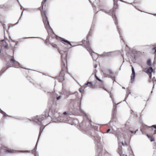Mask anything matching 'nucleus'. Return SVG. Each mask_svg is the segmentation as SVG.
Returning <instances> with one entry per match:
<instances>
[{
    "mask_svg": "<svg viewBox=\"0 0 156 156\" xmlns=\"http://www.w3.org/2000/svg\"><path fill=\"white\" fill-rule=\"evenodd\" d=\"M28 38H30V37H28ZM24 38H28V37H25Z\"/></svg>",
    "mask_w": 156,
    "mask_h": 156,
    "instance_id": "09e8293b",
    "label": "nucleus"
},
{
    "mask_svg": "<svg viewBox=\"0 0 156 156\" xmlns=\"http://www.w3.org/2000/svg\"><path fill=\"white\" fill-rule=\"evenodd\" d=\"M113 52H111L110 53H112ZM110 52H107L106 53L107 54H109V53Z\"/></svg>",
    "mask_w": 156,
    "mask_h": 156,
    "instance_id": "c03bdc74",
    "label": "nucleus"
},
{
    "mask_svg": "<svg viewBox=\"0 0 156 156\" xmlns=\"http://www.w3.org/2000/svg\"><path fill=\"white\" fill-rule=\"evenodd\" d=\"M50 94H51L50 96L51 97L54 98H56V99L58 100L61 99L62 98L61 96H58V94H53L51 93Z\"/></svg>",
    "mask_w": 156,
    "mask_h": 156,
    "instance_id": "6e6552de",
    "label": "nucleus"
},
{
    "mask_svg": "<svg viewBox=\"0 0 156 156\" xmlns=\"http://www.w3.org/2000/svg\"><path fill=\"white\" fill-rule=\"evenodd\" d=\"M100 87L101 88H102L103 89H104V90L107 91L106 90V89L105 88V87H104L103 86H101Z\"/></svg>",
    "mask_w": 156,
    "mask_h": 156,
    "instance_id": "a878e982",
    "label": "nucleus"
},
{
    "mask_svg": "<svg viewBox=\"0 0 156 156\" xmlns=\"http://www.w3.org/2000/svg\"><path fill=\"white\" fill-rule=\"evenodd\" d=\"M130 131L132 133H133V131Z\"/></svg>",
    "mask_w": 156,
    "mask_h": 156,
    "instance_id": "a19ab883",
    "label": "nucleus"
},
{
    "mask_svg": "<svg viewBox=\"0 0 156 156\" xmlns=\"http://www.w3.org/2000/svg\"><path fill=\"white\" fill-rule=\"evenodd\" d=\"M3 56V53L2 52V50L0 49V57H1Z\"/></svg>",
    "mask_w": 156,
    "mask_h": 156,
    "instance_id": "4be33fe9",
    "label": "nucleus"
},
{
    "mask_svg": "<svg viewBox=\"0 0 156 156\" xmlns=\"http://www.w3.org/2000/svg\"><path fill=\"white\" fill-rule=\"evenodd\" d=\"M105 12L106 13L108 14L109 15L112 16V17L114 19V20L115 23V24L116 25V27H117V31L119 32V34H120V31L119 30V29L118 28V26L117 25V23L116 22V20H117L115 16V15H114L115 13L114 12V10L113 9H112L110 10L109 11V12Z\"/></svg>",
    "mask_w": 156,
    "mask_h": 156,
    "instance_id": "20e7f679",
    "label": "nucleus"
},
{
    "mask_svg": "<svg viewBox=\"0 0 156 156\" xmlns=\"http://www.w3.org/2000/svg\"><path fill=\"white\" fill-rule=\"evenodd\" d=\"M87 50L89 51V53H90V54L91 55V56L92 57V58L94 59L93 57L92 56V52L94 53L93 51L92 52V50H91V48H90V47L88 48L87 49Z\"/></svg>",
    "mask_w": 156,
    "mask_h": 156,
    "instance_id": "ddd939ff",
    "label": "nucleus"
},
{
    "mask_svg": "<svg viewBox=\"0 0 156 156\" xmlns=\"http://www.w3.org/2000/svg\"><path fill=\"white\" fill-rule=\"evenodd\" d=\"M64 94L65 95H66V98H67L68 97V95H67V93H66V94Z\"/></svg>",
    "mask_w": 156,
    "mask_h": 156,
    "instance_id": "c9c22d12",
    "label": "nucleus"
},
{
    "mask_svg": "<svg viewBox=\"0 0 156 156\" xmlns=\"http://www.w3.org/2000/svg\"><path fill=\"white\" fill-rule=\"evenodd\" d=\"M97 66H98V65L97 64H95L94 65V67L95 68H96V67H97Z\"/></svg>",
    "mask_w": 156,
    "mask_h": 156,
    "instance_id": "2f4dec72",
    "label": "nucleus"
},
{
    "mask_svg": "<svg viewBox=\"0 0 156 156\" xmlns=\"http://www.w3.org/2000/svg\"><path fill=\"white\" fill-rule=\"evenodd\" d=\"M122 88H123V89H125V87H122Z\"/></svg>",
    "mask_w": 156,
    "mask_h": 156,
    "instance_id": "3c124183",
    "label": "nucleus"
},
{
    "mask_svg": "<svg viewBox=\"0 0 156 156\" xmlns=\"http://www.w3.org/2000/svg\"><path fill=\"white\" fill-rule=\"evenodd\" d=\"M19 151V152H23L24 151ZM25 151V152H30V151Z\"/></svg>",
    "mask_w": 156,
    "mask_h": 156,
    "instance_id": "c85d7f7f",
    "label": "nucleus"
},
{
    "mask_svg": "<svg viewBox=\"0 0 156 156\" xmlns=\"http://www.w3.org/2000/svg\"><path fill=\"white\" fill-rule=\"evenodd\" d=\"M35 156H37L36 154H35Z\"/></svg>",
    "mask_w": 156,
    "mask_h": 156,
    "instance_id": "bf43d9fd",
    "label": "nucleus"
},
{
    "mask_svg": "<svg viewBox=\"0 0 156 156\" xmlns=\"http://www.w3.org/2000/svg\"><path fill=\"white\" fill-rule=\"evenodd\" d=\"M126 155V156H127V155Z\"/></svg>",
    "mask_w": 156,
    "mask_h": 156,
    "instance_id": "052dcab7",
    "label": "nucleus"
},
{
    "mask_svg": "<svg viewBox=\"0 0 156 156\" xmlns=\"http://www.w3.org/2000/svg\"><path fill=\"white\" fill-rule=\"evenodd\" d=\"M43 22L44 25H45V26L47 28L49 29L50 28V25L49 23V22H48V20H43Z\"/></svg>",
    "mask_w": 156,
    "mask_h": 156,
    "instance_id": "9b49d317",
    "label": "nucleus"
},
{
    "mask_svg": "<svg viewBox=\"0 0 156 156\" xmlns=\"http://www.w3.org/2000/svg\"><path fill=\"white\" fill-rule=\"evenodd\" d=\"M18 22L17 23H16V24H17L18 23Z\"/></svg>",
    "mask_w": 156,
    "mask_h": 156,
    "instance_id": "5fc2aeb1",
    "label": "nucleus"
},
{
    "mask_svg": "<svg viewBox=\"0 0 156 156\" xmlns=\"http://www.w3.org/2000/svg\"><path fill=\"white\" fill-rule=\"evenodd\" d=\"M127 148L128 150H130L131 149L130 147H128Z\"/></svg>",
    "mask_w": 156,
    "mask_h": 156,
    "instance_id": "4c0bfd02",
    "label": "nucleus"
},
{
    "mask_svg": "<svg viewBox=\"0 0 156 156\" xmlns=\"http://www.w3.org/2000/svg\"><path fill=\"white\" fill-rule=\"evenodd\" d=\"M132 73L131 76V83L133 80L135 78V73L134 71V69L133 66H132Z\"/></svg>",
    "mask_w": 156,
    "mask_h": 156,
    "instance_id": "1a4fd4ad",
    "label": "nucleus"
},
{
    "mask_svg": "<svg viewBox=\"0 0 156 156\" xmlns=\"http://www.w3.org/2000/svg\"><path fill=\"white\" fill-rule=\"evenodd\" d=\"M152 126L153 127H154V128H155V129H156V125H153Z\"/></svg>",
    "mask_w": 156,
    "mask_h": 156,
    "instance_id": "c756f323",
    "label": "nucleus"
},
{
    "mask_svg": "<svg viewBox=\"0 0 156 156\" xmlns=\"http://www.w3.org/2000/svg\"><path fill=\"white\" fill-rule=\"evenodd\" d=\"M116 136L117 137L118 142L119 145L120 144H121L123 146H125L126 145V144L123 142V139H124V140L126 139V136L125 135H124L123 137L122 135L118 133L116 135Z\"/></svg>",
    "mask_w": 156,
    "mask_h": 156,
    "instance_id": "39448f33",
    "label": "nucleus"
},
{
    "mask_svg": "<svg viewBox=\"0 0 156 156\" xmlns=\"http://www.w3.org/2000/svg\"><path fill=\"white\" fill-rule=\"evenodd\" d=\"M4 41V40H2L1 41Z\"/></svg>",
    "mask_w": 156,
    "mask_h": 156,
    "instance_id": "864d4df0",
    "label": "nucleus"
},
{
    "mask_svg": "<svg viewBox=\"0 0 156 156\" xmlns=\"http://www.w3.org/2000/svg\"><path fill=\"white\" fill-rule=\"evenodd\" d=\"M80 104H81L80 103V105L79 107H80V112H82V111L81 110V108H80Z\"/></svg>",
    "mask_w": 156,
    "mask_h": 156,
    "instance_id": "7c9ffc66",
    "label": "nucleus"
},
{
    "mask_svg": "<svg viewBox=\"0 0 156 156\" xmlns=\"http://www.w3.org/2000/svg\"><path fill=\"white\" fill-rule=\"evenodd\" d=\"M85 85H87L88 87L92 88H94L95 87V83H94L93 82H88L85 83Z\"/></svg>",
    "mask_w": 156,
    "mask_h": 156,
    "instance_id": "9d476101",
    "label": "nucleus"
},
{
    "mask_svg": "<svg viewBox=\"0 0 156 156\" xmlns=\"http://www.w3.org/2000/svg\"><path fill=\"white\" fill-rule=\"evenodd\" d=\"M147 137H148L149 138H151V137H150V136H149L148 135V134H147Z\"/></svg>",
    "mask_w": 156,
    "mask_h": 156,
    "instance_id": "ea45409f",
    "label": "nucleus"
},
{
    "mask_svg": "<svg viewBox=\"0 0 156 156\" xmlns=\"http://www.w3.org/2000/svg\"><path fill=\"white\" fill-rule=\"evenodd\" d=\"M42 16L43 17V20H46L48 19V18L46 16V14H45V12H42Z\"/></svg>",
    "mask_w": 156,
    "mask_h": 156,
    "instance_id": "f8f14e48",
    "label": "nucleus"
},
{
    "mask_svg": "<svg viewBox=\"0 0 156 156\" xmlns=\"http://www.w3.org/2000/svg\"><path fill=\"white\" fill-rule=\"evenodd\" d=\"M94 140H95V142L96 143H97V147L98 150L100 152V151L102 149V145L100 142L101 140V138L97 134H96V135L94 136ZM98 156H102V155L100 153L98 154Z\"/></svg>",
    "mask_w": 156,
    "mask_h": 156,
    "instance_id": "7ed1b4c3",
    "label": "nucleus"
},
{
    "mask_svg": "<svg viewBox=\"0 0 156 156\" xmlns=\"http://www.w3.org/2000/svg\"><path fill=\"white\" fill-rule=\"evenodd\" d=\"M4 7V5H0V8H3Z\"/></svg>",
    "mask_w": 156,
    "mask_h": 156,
    "instance_id": "cd10ccee",
    "label": "nucleus"
},
{
    "mask_svg": "<svg viewBox=\"0 0 156 156\" xmlns=\"http://www.w3.org/2000/svg\"><path fill=\"white\" fill-rule=\"evenodd\" d=\"M72 100V101H74V99H71L70 100Z\"/></svg>",
    "mask_w": 156,
    "mask_h": 156,
    "instance_id": "603ef678",
    "label": "nucleus"
},
{
    "mask_svg": "<svg viewBox=\"0 0 156 156\" xmlns=\"http://www.w3.org/2000/svg\"><path fill=\"white\" fill-rule=\"evenodd\" d=\"M47 0H44L43 1H44V3H45V2H46V1H47Z\"/></svg>",
    "mask_w": 156,
    "mask_h": 156,
    "instance_id": "58836bf2",
    "label": "nucleus"
},
{
    "mask_svg": "<svg viewBox=\"0 0 156 156\" xmlns=\"http://www.w3.org/2000/svg\"><path fill=\"white\" fill-rule=\"evenodd\" d=\"M95 76L97 80L98 81H99L100 83H102V81L100 79H99L96 76V75L95 74Z\"/></svg>",
    "mask_w": 156,
    "mask_h": 156,
    "instance_id": "412c9836",
    "label": "nucleus"
},
{
    "mask_svg": "<svg viewBox=\"0 0 156 156\" xmlns=\"http://www.w3.org/2000/svg\"><path fill=\"white\" fill-rule=\"evenodd\" d=\"M118 153H119V154L120 156H121V155H122V148L121 147H119L118 149Z\"/></svg>",
    "mask_w": 156,
    "mask_h": 156,
    "instance_id": "4468645a",
    "label": "nucleus"
},
{
    "mask_svg": "<svg viewBox=\"0 0 156 156\" xmlns=\"http://www.w3.org/2000/svg\"><path fill=\"white\" fill-rule=\"evenodd\" d=\"M153 69L151 67H150L147 70V72L150 73H151L152 72Z\"/></svg>",
    "mask_w": 156,
    "mask_h": 156,
    "instance_id": "2eb2a0df",
    "label": "nucleus"
},
{
    "mask_svg": "<svg viewBox=\"0 0 156 156\" xmlns=\"http://www.w3.org/2000/svg\"><path fill=\"white\" fill-rule=\"evenodd\" d=\"M13 151H12L11 150H6L5 151V152H8L10 153H13Z\"/></svg>",
    "mask_w": 156,
    "mask_h": 156,
    "instance_id": "aec40b11",
    "label": "nucleus"
},
{
    "mask_svg": "<svg viewBox=\"0 0 156 156\" xmlns=\"http://www.w3.org/2000/svg\"><path fill=\"white\" fill-rule=\"evenodd\" d=\"M3 46L5 48H8V45L7 44H4L3 45Z\"/></svg>",
    "mask_w": 156,
    "mask_h": 156,
    "instance_id": "393cba45",
    "label": "nucleus"
},
{
    "mask_svg": "<svg viewBox=\"0 0 156 156\" xmlns=\"http://www.w3.org/2000/svg\"><path fill=\"white\" fill-rule=\"evenodd\" d=\"M110 131V129H109L107 131V133H108Z\"/></svg>",
    "mask_w": 156,
    "mask_h": 156,
    "instance_id": "473e14b6",
    "label": "nucleus"
},
{
    "mask_svg": "<svg viewBox=\"0 0 156 156\" xmlns=\"http://www.w3.org/2000/svg\"><path fill=\"white\" fill-rule=\"evenodd\" d=\"M147 64L148 66H151V61L150 59H149L147 60Z\"/></svg>",
    "mask_w": 156,
    "mask_h": 156,
    "instance_id": "6ab92c4d",
    "label": "nucleus"
},
{
    "mask_svg": "<svg viewBox=\"0 0 156 156\" xmlns=\"http://www.w3.org/2000/svg\"><path fill=\"white\" fill-rule=\"evenodd\" d=\"M143 127V126H142V127H141V130H142V127Z\"/></svg>",
    "mask_w": 156,
    "mask_h": 156,
    "instance_id": "a18cd8bd",
    "label": "nucleus"
},
{
    "mask_svg": "<svg viewBox=\"0 0 156 156\" xmlns=\"http://www.w3.org/2000/svg\"><path fill=\"white\" fill-rule=\"evenodd\" d=\"M11 65L14 67L18 68L20 64L18 62L15 60L13 58H12L10 61V64H9V63H8L6 65V66L2 69L0 71V76L4 73L5 71L9 67L11 66Z\"/></svg>",
    "mask_w": 156,
    "mask_h": 156,
    "instance_id": "f03ea898",
    "label": "nucleus"
},
{
    "mask_svg": "<svg viewBox=\"0 0 156 156\" xmlns=\"http://www.w3.org/2000/svg\"><path fill=\"white\" fill-rule=\"evenodd\" d=\"M38 140L37 141V144H36V146L35 147H34V150H32V151H35V150H37V143L38 142Z\"/></svg>",
    "mask_w": 156,
    "mask_h": 156,
    "instance_id": "5701e85b",
    "label": "nucleus"
},
{
    "mask_svg": "<svg viewBox=\"0 0 156 156\" xmlns=\"http://www.w3.org/2000/svg\"><path fill=\"white\" fill-rule=\"evenodd\" d=\"M121 39H122V41H123V42H124V40H123V38H121Z\"/></svg>",
    "mask_w": 156,
    "mask_h": 156,
    "instance_id": "de8ad7c7",
    "label": "nucleus"
},
{
    "mask_svg": "<svg viewBox=\"0 0 156 156\" xmlns=\"http://www.w3.org/2000/svg\"><path fill=\"white\" fill-rule=\"evenodd\" d=\"M153 49L155 50V52H156V47H154Z\"/></svg>",
    "mask_w": 156,
    "mask_h": 156,
    "instance_id": "72a5a7b5",
    "label": "nucleus"
},
{
    "mask_svg": "<svg viewBox=\"0 0 156 156\" xmlns=\"http://www.w3.org/2000/svg\"><path fill=\"white\" fill-rule=\"evenodd\" d=\"M65 80V79L64 78V77H63V79H62V81H63V80Z\"/></svg>",
    "mask_w": 156,
    "mask_h": 156,
    "instance_id": "79ce46f5",
    "label": "nucleus"
},
{
    "mask_svg": "<svg viewBox=\"0 0 156 156\" xmlns=\"http://www.w3.org/2000/svg\"><path fill=\"white\" fill-rule=\"evenodd\" d=\"M114 1V4H115H115H116L117 1V0H113Z\"/></svg>",
    "mask_w": 156,
    "mask_h": 156,
    "instance_id": "bb28decb",
    "label": "nucleus"
},
{
    "mask_svg": "<svg viewBox=\"0 0 156 156\" xmlns=\"http://www.w3.org/2000/svg\"><path fill=\"white\" fill-rule=\"evenodd\" d=\"M117 3L116 2V4H115H115H114V6L113 7V9H116L117 8Z\"/></svg>",
    "mask_w": 156,
    "mask_h": 156,
    "instance_id": "b1692460",
    "label": "nucleus"
},
{
    "mask_svg": "<svg viewBox=\"0 0 156 156\" xmlns=\"http://www.w3.org/2000/svg\"><path fill=\"white\" fill-rule=\"evenodd\" d=\"M23 12H22V13L21 15H22V14H23Z\"/></svg>",
    "mask_w": 156,
    "mask_h": 156,
    "instance_id": "4d7b16f0",
    "label": "nucleus"
},
{
    "mask_svg": "<svg viewBox=\"0 0 156 156\" xmlns=\"http://www.w3.org/2000/svg\"><path fill=\"white\" fill-rule=\"evenodd\" d=\"M44 127H44L43 128H42V127H41L40 128V133H39V136H38V140H39V137L43 130L44 129Z\"/></svg>",
    "mask_w": 156,
    "mask_h": 156,
    "instance_id": "dca6fc26",
    "label": "nucleus"
},
{
    "mask_svg": "<svg viewBox=\"0 0 156 156\" xmlns=\"http://www.w3.org/2000/svg\"><path fill=\"white\" fill-rule=\"evenodd\" d=\"M48 112H46L45 113L44 115H43L42 117V118L43 119H44V118H46L47 117H48Z\"/></svg>",
    "mask_w": 156,
    "mask_h": 156,
    "instance_id": "a211bd4d",
    "label": "nucleus"
},
{
    "mask_svg": "<svg viewBox=\"0 0 156 156\" xmlns=\"http://www.w3.org/2000/svg\"><path fill=\"white\" fill-rule=\"evenodd\" d=\"M150 77L151 78V76H150Z\"/></svg>",
    "mask_w": 156,
    "mask_h": 156,
    "instance_id": "6e6d98bb",
    "label": "nucleus"
},
{
    "mask_svg": "<svg viewBox=\"0 0 156 156\" xmlns=\"http://www.w3.org/2000/svg\"><path fill=\"white\" fill-rule=\"evenodd\" d=\"M38 121L39 122H40V119H38Z\"/></svg>",
    "mask_w": 156,
    "mask_h": 156,
    "instance_id": "49530a36",
    "label": "nucleus"
},
{
    "mask_svg": "<svg viewBox=\"0 0 156 156\" xmlns=\"http://www.w3.org/2000/svg\"><path fill=\"white\" fill-rule=\"evenodd\" d=\"M154 134H156V130H154Z\"/></svg>",
    "mask_w": 156,
    "mask_h": 156,
    "instance_id": "37998d69",
    "label": "nucleus"
},
{
    "mask_svg": "<svg viewBox=\"0 0 156 156\" xmlns=\"http://www.w3.org/2000/svg\"><path fill=\"white\" fill-rule=\"evenodd\" d=\"M104 74L106 76L110 77L112 75V72L111 70L107 69L105 71Z\"/></svg>",
    "mask_w": 156,
    "mask_h": 156,
    "instance_id": "0eeeda50",
    "label": "nucleus"
},
{
    "mask_svg": "<svg viewBox=\"0 0 156 156\" xmlns=\"http://www.w3.org/2000/svg\"><path fill=\"white\" fill-rule=\"evenodd\" d=\"M62 41L69 44L70 46H72V44H71V43L68 41L66 40H64V39H63L62 40Z\"/></svg>",
    "mask_w": 156,
    "mask_h": 156,
    "instance_id": "f3484780",
    "label": "nucleus"
},
{
    "mask_svg": "<svg viewBox=\"0 0 156 156\" xmlns=\"http://www.w3.org/2000/svg\"><path fill=\"white\" fill-rule=\"evenodd\" d=\"M53 46L54 47V48H56L57 46V45L55 44H54L53 45Z\"/></svg>",
    "mask_w": 156,
    "mask_h": 156,
    "instance_id": "e433bc0d",
    "label": "nucleus"
},
{
    "mask_svg": "<svg viewBox=\"0 0 156 156\" xmlns=\"http://www.w3.org/2000/svg\"><path fill=\"white\" fill-rule=\"evenodd\" d=\"M59 53L61 55V58L62 63L61 64V68L62 70L59 74L60 77H62L64 76L65 74L63 72L64 71H66V70L67 68L66 66V65L65 63L63 62V58L66 61V57L67 56V53L66 51H64V53L65 55L63 54L62 51L61 50H59Z\"/></svg>",
    "mask_w": 156,
    "mask_h": 156,
    "instance_id": "f257e3e1",
    "label": "nucleus"
},
{
    "mask_svg": "<svg viewBox=\"0 0 156 156\" xmlns=\"http://www.w3.org/2000/svg\"><path fill=\"white\" fill-rule=\"evenodd\" d=\"M63 116L61 117L60 122H66L68 121L69 120V118L66 112H64L63 113Z\"/></svg>",
    "mask_w": 156,
    "mask_h": 156,
    "instance_id": "423d86ee",
    "label": "nucleus"
},
{
    "mask_svg": "<svg viewBox=\"0 0 156 156\" xmlns=\"http://www.w3.org/2000/svg\"><path fill=\"white\" fill-rule=\"evenodd\" d=\"M151 138V139H150V140L151 142L154 141V139H153L152 138Z\"/></svg>",
    "mask_w": 156,
    "mask_h": 156,
    "instance_id": "f704fd0d",
    "label": "nucleus"
},
{
    "mask_svg": "<svg viewBox=\"0 0 156 156\" xmlns=\"http://www.w3.org/2000/svg\"><path fill=\"white\" fill-rule=\"evenodd\" d=\"M152 93V91H151V93Z\"/></svg>",
    "mask_w": 156,
    "mask_h": 156,
    "instance_id": "13d9d810",
    "label": "nucleus"
},
{
    "mask_svg": "<svg viewBox=\"0 0 156 156\" xmlns=\"http://www.w3.org/2000/svg\"><path fill=\"white\" fill-rule=\"evenodd\" d=\"M153 15L155 16L156 15V14H153Z\"/></svg>",
    "mask_w": 156,
    "mask_h": 156,
    "instance_id": "8fccbe9b",
    "label": "nucleus"
}]
</instances>
